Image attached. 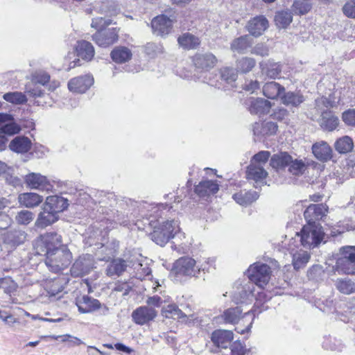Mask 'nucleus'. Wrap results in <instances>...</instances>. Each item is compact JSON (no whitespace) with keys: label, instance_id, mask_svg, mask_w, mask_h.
I'll return each mask as SVG.
<instances>
[{"label":"nucleus","instance_id":"f257e3e1","mask_svg":"<svg viewBox=\"0 0 355 355\" xmlns=\"http://www.w3.org/2000/svg\"><path fill=\"white\" fill-rule=\"evenodd\" d=\"M255 289L254 285L251 282H247L244 285L236 287V290L234 291L232 300L236 304H250L252 302L254 297L256 298V306L259 302L267 301L270 297L263 291H258L255 296L254 294Z\"/></svg>","mask_w":355,"mask_h":355},{"label":"nucleus","instance_id":"f03ea898","mask_svg":"<svg viewBox=\"0 0 355 355\" xmlns=\"http://www.w3.org/2000/svg\"><path fill=\"white\" fill-rule=\"evenodd\" d=\"M71 252L62 246V250L47 252L45 263L51 271L56 273L67 268L71 263Z\"/></svg>","mask_w":355,"mask_h":355},{"label":"nucleus","instance_id":"7ed1b4c3","mask_svg":"<svg viewBox=\"0 0 355 355\" xmlns=\"http://www.w3.org/2000/svg\"><path fill=\"white\" fill-rule=\"evenodd\" d=\"M300 238L302 245L306 248L317 247L323 239L324 233L322 227L314 223H309L304 225L300 233H297Z\"/></svg>","mask_w":355,"mask_h":355},{"label":"nucleus","instance_id":"20e7f679","mask_svg":"<svg viewBox=\"0 0 355 355\" xmlns=\"http://www.w3.org/2000/svg\"><path fill=\"white\" fill-rule=\"evenodd\" d=\"M247 275L250 282L259 288H263L270 279L271 270L265 263H255L249 267Z\"/></svg>","mask_w":355,"mask_h":355},{"label":"nucleus","instance_id":"39448f33","mask_svg":"<svg viewBox=\"0 0 355 355\" xmlns=\"http://www.w3.org/2000/svg\"><path fill=\"white\" fill-rule=\"evenodd\" d=\"M24 182L27 187L40 191L51 192L53 190V183L47 177L39 173H29L24 178Z\"/></svg>","mask_w":355,"mask_h":355},{"label":"nucleus","instance_id":"423d86ee","mask_svg":"<svg viewBox=\"0 0 355 355\" xmlns=\"http://www.w3.org/2000/svg\"><path fill=\"white\" fill-rule=\"evenodd\" d=\"M94 265L95 261L92 255L83 254L73 263L71 268V274L73 277L84 276L94 268Z\"/></svg>","mask_w":355,"mask_h":355},{"label":"nucleus","instance_id":"0eeeda50","mask_svg":"<svg viewBox=\"0 0 355 355\" xmlns=\"http://www.w3.org/2000/svg\"><path fill=\"white\" fill-rule=\"evenodd\" d=\"M173 270L178 275L195 276L200 269L196 266V261L190 257H182L176 261Z\"/></svg>","mask_w":355,"mask_h":355},{"label":"nucleus","instance_id":"6e6552de","mask_svg":"<svg viewBox=\"0 0 355 355\" xmlns=\"http://www.w3.org/2000/svg\"><path fill=\"white\" fill-rule=\"evenodd\" d=\"M245 104L251 114L259 116L268 114L272 107L270 101L262 98L250 97Z\"/></svg>","mask_w":355,"mask_h":355},{"label":"nucleus","instance_id":"1a4fd4ad","mask_svg":"<svg viewBox=\"0 0 355 355\" xmlns=\"http://www.w3.org/2000/svg\"><path fill=\"white\" fill-rule=\"evenodd\" d=\"M119 31L116 28H112L104 31H97L93 35L92 38L99 46L107 47L118 40Z\"/></svg>","mask_w":355,"mask_h":355},{"label":"nucleus","instance_id":"9d476101","mask_svg":"<svg viewBox=\"0 0 355 355\" xmlns=\"http://www.w3.org/2000/svg\"><path fill=\"white\" fill-rule=\"evenodd\" d=\"M173 26V21L164 15L154 17L151 21V27L154 32L158 35L164 36L168 35Z\"/></svg>","mask_w":355,"mask_h":355},{"label":"nucleus","instance_id":"9b49d317","mask_svg":"<svg viewBox=\"0 0 355 355\" xmlns=\"http://www.w3.org/2000/svg\"><path fill=\"white\" fill-rule=\"evenodd\" d=\"M93 83L94 78L92 76H81L71 79L68 83V88L73 92L84 93Z\"/></svg>","mask_w":355,"mask_h":355},{"label":"nucleus","instance_id":"f8f14e48","mask_svg":"<svg viewBox=\"0 0 355 355\" xmlns=\"http://www.w3.org/2000/svg\"><path fill=\"white\" fill-rule=\"evenodd\" d=\"M157 316L155 309L148 306H143L136 309L132 313V317L135 323L143 325L153 320Z\"/></svg>","mask_w":355,"mask_h":355},{"label":"nucleus","instance_id":"ddd939ff","mask_svg":"<svg viewBox=\"0 0 355 355\" xmlns=\"http://www.w3.org/2000/svg\"><path fill=\"white\" fill-rule=\"evenodd\" d=\"M76 304L78 306L79 312L87 313L99 309L101 306V302L88 295H81L76 299Z\"/></svg>","mask_w":355,"mask_h":355},{"label":"nucleus","instance_id":"4468645a","mask_svg":"<svg viewBox=\"0 0 355 355\" xmlns=\"http://www.w3.org/2000/svg\"><path fill=\"white\" fill-rule=\"evenodd\" d=\"M132 260H124L121 258L114 259L107 265L105 273L110 277H119L127 270L128 267L130 266Z\"/></svg>","mask_w":355,"mask_h":355},{"label":"nucleus","instance_id":"2eb2a0df","mask_svg":"<svg viewBox=\"0 0 355 355\" xmlns=\"http://www.w3.org/2000/svg\"><path fill=\"white\" fill-rule=\"evenodd\" d=\"M58 215L42 205L40 212L35 222V226L37 228H45L56 222Z\"/></svg>","mask_w":355,"mask_h":355},{"label":"nucleus","instance_id":"dca6fc26","mask_svg":"<svg viewBox=\"0 0 355 355\" xmlns=\"http://www.w3.org/2000/svg\"><path fill=\"white\" fill-rule=\"evenodd\" d=\"M268 27V21L263 16H257L250 20L247 25V30L250 35L254 37H259Z\"/></svg>","mask_w":355,"mask_h":355},{"label":"nucleus","instance_id":"f3484780","mask_svg":"<svg viewBox=\"0 0 355 355\" xmlns=\"http://www.w3.org/2000/svg\"><path fill=\"white\" fill-rule=\"evenodd\" d=\"M233 338L232 331L228 330L218 329L211 335V341L214 345L223 349H227L231 345Z\"/></svg>","mask_w":355,"mask_h":355},{"label":"nucleus","instance_id":"a211bd4d","mask_svg":"<svg viewBox=\"0 0 355 355\" xmlns=\"http://www.w3.org/2000/svg\"><path fill=\"white\" fill-rule=\"evenodd\" d=\"M267 175L268 173L263 166L250 163L248 166L246 177L248 180L255 182V187H257L259 184H263Z\"/></svg>","mask_w":355,"mask_h":355},{"label":"nucleus","instance_id":"6ab92c4d","mask_svg":"<svg viewBox=\"0 0 355 355\" xmlns=\"http://www.w3.org/2000/svg\"><path fill=\"white\" fill-rule=\"evenodd\" d=\"M42 243L45 248V254L50 251L55 252L58 250H62L59 248L61 244V236L55 232L46 233L41 236Z\"/></svg>","mask_w":355,"mask_h":355},{"label":"nucleus","instance_id":"aec40b11","mask_svg":"<svg viewBox=\"0 0 355 355\" xmlns=\"http://www.w3.org/2000/svg\"><path fill=\"white\" fill-rule=\"evenodd\" d=\"M163 230L162 227H157L155 225L153 232L150 234L151 239L161 246L168 243L170 239L175 237L173 234L174 227L172 226L168 227L166 232H163Z\"/></svg>","mask_w":355,"mask_h":355},{"label":"nucleus","instance_id":"412c9836","mask_svg":"<svg viewBox=\"0 0 355 355\" xmlns=\"http://www.w3.org/2000/svg\"><path fill=\"white\" fill-rule=\"evenodd\" d=\"M253 40L248 35H242L232 40L230 49L232 52L244 54L252 46Z\"/></svg>","mask_w":355,"mask_h":355},{"label":"nucleus","instance_id":"4be33fe9","mask_svg":"<svg viewBox=\"0 0 355 355\" xmlns=\"http://www.w3.org/2000/svg\"><path fill=\"white\" fill-rule=\"evenodd\" d=\"M43 205L58 214L68 207V201L63 197L58 196H49L46 197Z\"/></svg>","mask_w":355,"mask_h":355},{"label":"nucleus","instance_id":"5701e85b","mask_svg":"<svg viewBox=\"0 0 355 355\" xmlns=\"http://www.w3.org/2000/svg\"><path fill=\"white\" fill-rule=\"evenodd\" d=\"M193 62L197 68L208 70L215 66L217 59L214 55L208 53L196 54L193 58Z\"/></svg>","mask_w":355,"mask_h":355},{"label":"nucleus","instance_id":"b1692460","mask_svg":"<svg viewBox=\"0 0 355 355\" xmlns=\"http://www.w3.org/2000/svg\"><path fill=\"white\" fill-rule=\"evenodd\" d=\"M327 212V207L323 204L311 205L304 211L305 218L309 223L321 219Z\"/></svg>","mask_w":355,"mask_h":355},{"label":"nucleus","instance_id":"393cba45","mask_svg":"<svg viewBox=\"0 0 355 355\" xmlns=\"http://www.w3.org/2000/svg\"><path fill=\"white\" fill-rule=\"evenodd\" d=\"M77 56L85 61H90L94 56L93 45L85 40L78 41L75 47Z\"/></svg>","mask_w":355,"mask_h":355},{"label":"nucleus","instance_id":"a878e982","mask_svg":"<svg viewBox=\"0 0 355 355\" xmlns=\"http://www.w3.org/2000/svg\"><path fill=\"white\" fill-rule=\"evenodd\" d=\"M19 204L27 208H34L39 206L43 201V197L33 192L23 193L19 195Z\"/></svg>","mask_w":355,"mask_h":355},{"label":"nucleus","instance_id":"bb28decb","mask_svg":"<svg viewBox=\"0 0 355 355\" xmlns=\"http://www.w3.org/2000/svg\"><path fill=\"white\" fill-rule=\"evenodd\" d=\"M312 152L318 159L322 162H327L332 157L331 148L325 141L314 144L312 146Z\"/></svg>","mask_w":355,"mask_h":355},{"label":"nucleus","instance_id":"cd10ccee","mask_svg":"<svg viewBox=\"0 0 355 355\" xmlns=\"http://www.w3.org/2000/svg\"><path fill=\"white\" fill-rule=\"evenodd\" d=\"M219 189L218 184L212 180L200 182L195 188L196 193L200 197L215 194Z\"/></svg>","mask_w":355,"mask_h":355},{"label":"nucleus","instance_id":"c85d7f7f","mask_svg":"<svg viewBox=\"0 0 355 355\" xmlns=\"http://www.w3.org/2000/svg\"><path fill=\"white\" fill-rule=\"evenodd\" d=\"M31 141L26 137H16L9 144L10 149L17 153H27L31 148Z\"/></svg>","mask_w":355,"mask_h":355},{"label":"nucleus","instance_id":"c756f323","mask_svg":"<svg viewBox=\"0 0 355 355\" xmlns=\"http://www.w3.org/2000/svg\"><path fill=\"white\" fill-rule=\"evenodd\" d=\"M261 73L270 78L275 79L282 71L281 66L278 62L267 60L259 63Z\"/></svg>","mask_w":355,"mask_h":355},{"label":"nucleus","instance_id":"7c9ffc66","mask_svg":"<svg viewBox=\"0 0 355 355\" xmlns=\"http://www.w3.org/2000/svg\"><path fill=\"white\" fill-rule=\"evenodd\" d=\"M277 125L275 123L268 121L255 123L253 125V132L255 135H272L277 131Z\"/></svg>","mask_w":355,"mask_h":355},{"label":"nucleus","instance_id":"2f4dec72","mask_svg":"<svg viewBox=\"0 0 355 355\" xmlns=\"http://www.w3.org/2000/svg\"><path fill=\"white\" fill-rule=\"evenodd\" d=\"M119 245V242L115 240H112L107 243L106 245H102L98 252V259L99 261H107L116 254Z\"/></svg>","mask_w":355,"mask_h":355},{"label":"nucleus","instance_id":"473e14b6","mask_svg":"<svg viewBox=\"0 0 355 355\" xmlns=\"http://www.w3.org/2000/svg\"><path fill=\"white\" fill-rule=\"evenodd\" d=\"M339 124V119L334 116L331 111L322 112L320 125L324 130L333 131Z\"/></svg>","mask_w":355,"mask_h":355},{"label":"nucleus","instance_id":"72a5a7b5","mask_svg":"<svg viewBox=\"0 0 355 355\" xmlns=\"http://www.w3.org/2000/svg\"><path fill=\"white\" fill-rule=\"evenodd\" d=\"M284 91V87L274 81L266 83L263 87V94L270 99H276Z\"/></svg>","mask_w":355,"mask_h":355},{"label":"nucleus","instance_id":"f704fd0d","mask_svg":"<svg viewBox=\"0 0 355 355\" xmlns=\"http://www.w3.org/2000/svg\"><path fill=\"white\" fill-rule=\"evenodd\" d=\"M293 257V265L295 269L298 270L303 268L309 262L310 254L308 252L302 249L295 251L294 249L291 250Z\"/></svg>","mask_w":355,"mask_h":355},{"label":"nucleus","instance_id":"c9c22d12","mask_svg":"<svg viewBox=\"0 0 355 355\" xmlns=\"http://www.w3.org/2000/svg\"><path fill=\"white\" fill-rule=\"evenodd\" d=\"M259 198L257 192L254 191H241L233 196L234 200L239 205L246 206L255 201Z\"/></svg>","mask_w":355,"mask_h":355},{"label":"nucleus","instance_id":"e433bc0d","mask_svg":"<svg viewBox=\"0 0 355 355\" xmlns=\"http://www.w3.org/2000/svg\"><path fill=\"white\" fill-rule=\"evenodd\" d=\"M131 51L125 46H118L111 52L112 60L117 63H123L130 60L132 58Z\"/></svg>","mask_w":355,"mask_h":355},{"label":"nucleus","instance_id":"4c0bfd02","mask_svg":"<svg viewBox=\"0 0 355 355\" xmlns=\"http://www.w3.org/2000/svg\"><path fill=\"white\" fill-rule=\"evenodd\" d=\"M130 266L134 268L135 277L139 279L142 280L150 275L151 269L149 268L146 261H132Z\"/></svg>","mask_w":355,"mask_h":355},{"label":"nucleus","instance_id":"58836bf2","mask_svg":"<svg viewBox=\"0 0 355 355\" xmlns=\"http://www.w3.org/2000/svg\"><path fill=\"white\" fill-rule=\"evenodd\" d=\"M293 21L292 12L288 10H280L276 12L275 22L279 28H286Z\"/></svg>","mask_w":355,"mask_h":355},{"label":"nucleus","instance_id":"ea45409f","mask_svg":"<svg viewBox=\"0 0 355 355\" xmlns=\"http://www.w3.org/2000/svg\"><path fill=\"white\" fill-rule=\"evenodd\" d=\"M241 313L242 309L239 306L229 308L224 311L223 313L220 315V318L225 323L236 324L240 320Z\"/></svg>","mask_w":355,"mask_h":355},{"label":"nucleus","instance_id":"a19ab883","mask_svg":"<svg viewBox=\"0 0 355 355\" xmlns=\"http://www.w3.org/2000/svg\"><path fill=\"white\" fill-rule=\"evenodd\" d=\"M292 157L287 153H280L274 155L270 159V165L274 168H281L289 166Z\"/></svg>","mask_w":355,"mask_h":355},{"label":"nucleus","instance_id":"79ce46f5","mask_svg":"<svg viewBox=\"0 0 355 355\" xmlns=\"http://www.w3.org/2000/svg\"><path fill=\"white\" fill-rule=\"evenodd\" d=\"M256 65V60L252 58L243 57L236 61V72L247 73L252 70Z\"/></svg>","mask_w":355,"mask_h":355},{"label":"nucleus","instance_id":"37998d69","mask_svg":"<svg viewBox=\"0 0 355 355\" xmlns=\"http://www.w3.org/2000/svg\"><path fill=\"white\" fill-rule=\"evenodd\" d=\"M179 44L186 49H196L200 45V40L197 37L187 33L178 37Z\"/></svg>","mask_w":355,"mask_h":355},{"label":"nucleus","instance_id":"c03bdc74","mask_svg":"<svg viewBox=\"0 0 355 355\" xmlns=\"http://www.w3.org/2000/svg\"><path fill=\"white\" fill-rule=\"evenodd\" d=\"M282 103L287 106L297 107L304 101V96L298 92H288L282 97Z\"/></svg>","mask_w":355,"mask_h":355},{"label":"nucleus","instance_id":"a18cd8bd","mask_svg":"<svg viewBox=\"0 0 355 355\" xmlns=\"http://www.w3.org/2000/svg\"><path fill=\"white\" fill-rule=\"evenodd\" d=\"M162 315L168 318L183 319L187 315L175 305L168 304L162 311Z\"/></svg>","mask_w":355,"mask_h":355},{"label":"nucleus","instance_id":"49530a36","mask_svg":"<svg viewBox=\"0 0 355 355\" xmlns=\"http://www.w3.org/2000/svg\"><path fill=\"white\" fill-rule=\"evenodd\" d=\"M336 286L340 292L346 295L355 293V282L348 278L338 279Z\"/></svg>","mask_w":355,"mask_h":355},{"label":"nucleus","instance_id":"de8ad7c7","mask_svg":"<svg viewBox=\"0 0 355 355\" xmlns=\"http://www.w3.org/2000/svg\"><path fill=\"white\" fill-rule=\"evenodd\" d=\"M44 287L49 297H55L63 290V286L59 279L46 280Z\"/></svg>","mask_w":355,"mask_h":355},{"label":"nucleus","instance_id":"09e8293b","mask_svg":"<svg viewBox=\"0 0 355 355\" xmlns=\"http://www.w3.org/2000/svg\"><path fill=\"white\" fill-rule=\"evenodd\" d=\"M254 318L255 314L254 310L247 311L242 318V322L243 323L246 322L247 324L244 327L239 326L236 327L235 330L241 334L248 333L250 331Z\"/></svg>","mask_w":355,"mask_h":355},{"label":"nucleus","instance_id":"8fccbe9b","mask_svg":"<svg viewBox=\"0 0 355 355\" xmlns=\"http://www.w3.org/2000/svg\"><path fill=\"white\" fill-rule=\"evenodd\" d=\"M353 146V141L348 136L343 137L335 143V148L340 153H346L351 151Z\"/></svg>","mask_w":355,"mask_h":355},{"label":"nucleus","instance_id":"3c124183","mask_svg":"<svg viewBox=\"0 0 355 355\" xmlns=\"http://www.w3.org/2000/svg\"><path fill=\"white\" fill-rule=\"evenodd\" d=\"M311 4L306 0H295L292 5V10L295 14L303 15L311 9Z\"/></svg>","mask_w":355,"mask_h":355},{"label":"nucleus","instance_id":"603ef678","mask_svg":"<svg viewBox=\"0 0 355 355\" xmlns=\"http://www.w3.org/2000/svg\"><path fill=\"white\" fill-rule=\"evenodd\" d=\"M3 99L13 104H23L27 101L25 94L19 92H8L3 95Z\"/></svg>","mask_w":355,"mask_h":355},{"label":"nucleus","instance_id":"864d4df0","mask_svg":"<svg viewBox=\"0 0 355 355\" xmlns=\"http://www.w3.org/2000/svg\"><path fill=\"white\" fill-rule=\"evenodd\" d=\"M220 78L228 84H232L236 81L238 75L237 72L231 67H223L220 70Z\"/></svg>","mask_w":355,"mask_h":355},{"label":"nucleus","instance_id":"5fc2aeb1","mask_svg":"<svg viewBox=\"0 0 355 355\" xmlns=\"http://www.w3.org/2000/svg\"><path fill=\"white\" fill-rule=\"evenodd\" d=\"M157 227H162L163 230V232H166V230L168 229V227L172 226L174 227V236L176 235L178 237H181L182 236L184 237V234L180 232V227H179V223L177 220H162L158 221V225H156Z\"/></svg>","mask_w":355,"mask_h":355},{"label":"nucleus","instance_id":"6e6d98bb","mask_svg":"<svg viewBox=\"0 0 355 355\" xmlns=\"http://www.w3.org/2000/svg\"><path fill=\"white\" fill-rule=\"evenodd\" d=\"M25 92L33 98L42 97L44 94L41 87L33 81L26 85Z\"/></svg>","mask_w":355,"mask_h":355},{"label":"nucleus","instance_id":"4d7b16f0","mask_svg":"<svg viewBox=\"0 0 355 355\" xmlns=\"http://www.w3.org/2000/svg\"><path fill=\"white\" fill-rule=\"evenodd\" d=\"M306 168V166L302 160L292 159L288 170L293 175H299L302 174Z\"/></svg>","mask_w":355,"mask_h":355},{"label":"nucleus","instance_id":"13d9d810","mask_svg":"<svg viewBox=\"0 0 355 355\" xmlns=\"http://www.w3.org/2000/svg\"><path fill=\"white\" fill-rule=\"evenodd\" d=\"M0 288L3 289L6 293L15 292L17 288V284L9 277L0 278Z\"/></svg>","mask_w":355,"mask_h":355},{"label":"nucleus","instance_id":"bf43d9fd","mask_svg":"<svg viewBox=\"0 0 355 355\" xmlns=\"http://www.w3.org/2000/svg\"><path fill=\"white\" fill-rule=\"evenodd\" d=\"M33 218L34 214L32 211L21 210L17 214L15 220L20 225H28L33 220Z\"/></svg>","mask_w":355,"mask_h":355},{"label":"nucleus","instance_id":"052dcab7","mask_svg":"<svg viewBox=\"0 0 355 355\" xmlns=\"http://www.w3.org/2000/svg\"><path fill=\"white\" fill-rule=\"evenodd\" d=\"M341 257L338 261H346L347 260H355V247L345 246L340 249Z\"/></svg>","mask_w":355,"mask_h":355},{"label":"nucleus","instance_id":"680f3d73","mask_svg":"<svg viewBox=\"0 0 355 355\" xmlns=\"http://www.w3.org/2000/svg\"><path fill=\"white\" fill-rule=\"evenodd\" d=\"M338 268L346 274L355 273V260H347L346 261H337Z\"/></svg>","mask_w":355,"mask_h":355},{"label":"nucleus","instance_id":"e2e57ef3","mask_svg":"<svg viewBox=\"0 0 355 355\" xmlns=\"http://www.w3.org/2000/svg\"><path fill=\"white\" fill-rule=\"evenodd\" d=\"M270 156V153L269 151L266 150H262L259 152L258 153L255 154L251 161L250 163L257 165L263 166L268 162L269 157Z\"/></svg>","mask_w":355,"mask_h":355},{"label":"nucleus","instance_id":"0e129e2a","mask_svg":"<svg viewBox=\"0 0 355 355\" xmlns=\"http://www.w3.org/2000/svg\"><path fill=\"white\" fill-rule=\"evenodd\" d=\"M20 130V127L13 122V119L11 117V120L7 123H5V125H3V126L0 129V132L11 135L17 134Z\"/></svg>","mask_w":355,"mask_h":355},{"label":"nucleus","instance_id":"69168bd1","mask_svg":"<svg viewBox=\"0 0 355 355\" xmlns=\"http://www.w3.org/2000/svg\"><path fill=\"white\" fill-rule=\"evenodd\" d=\"M112 24V20L110 19H105L103 17H96L92 19L91 26L98 31L106 28Z\"/></svg>","mask_w":355,"mask_h":355},{"label":"nucleus","instance_id":"338daca9","mask_svg":"<svg viewBox=\"0 0 355 355\" xmlns=\"http://www.w3.org/2000/svg\"><path fill=\"white\" fill-rule=\"evenodd\" d=\"M342 119L346 125L355 126V109H349L344 112Z\"/></svg>","mask_w":355,"mask_h":355},{"label":"nucleus","instance_id":"774afa93","mask_svg":"<svg viewBox=\"0 0 355 355\" xmlns=\"http://www.w3.org/2000/svg\"><path fill=\"white\" fill-rule=\"evenodd\" d=\"M343 13L349 18H355V0H349L343 8Z\"/></svg>","mask_w":355,"mask_h":355}]
</instances>
